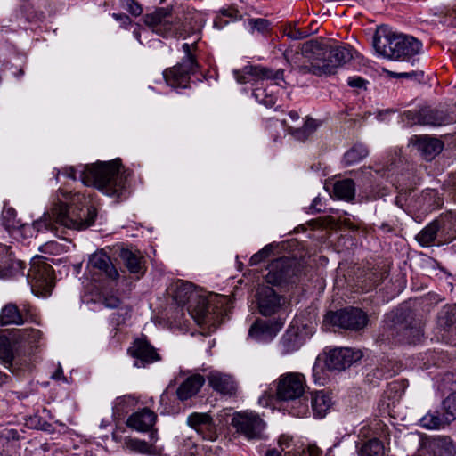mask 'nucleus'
<instances>
[{
  "mask_svg": "<svg viewBox=\"0 0 456 456\" xmlns=\"http://www.w3.org/2000/svg\"><path fill=\"white\" fill-rule=\"evenodd\" d=\"M353 59V49L346 45H330L324 41L309 40L301 46V53L291 56L293 68L302 75L318 77L332 75L338 68Z\"/></svg>",
  "mask_w": 456,
  "mask_h": 456,
  "instance_id": "obj_1",
  "label": "nucleus"
},
{
  "mask_svg": "<svg viewBox=\"0 0 456 456\" xmlns=\"http://www.w3.org/2000/svg\"><path fill=\"white\" fill-rule=\"evenodd\" d=\"M283 75H284V70L281 69H279L276 71H273L271 69V76L266 77L265 79H273V80L282 79Z\"/></svg>",
  "mask_w": 456,
  "mask_h": 456,
  "instance_id": "obj_60",
  "label": "nucleus"
},
{
  "mask_svg": "<svg viewBox=\"0 0 456 456\" xmlns=\"http://www.w3.org/2000/svg\"><path fill=\"white\" fill-rule=\"evenodd\" d=\"M305 376L299 372H288L280 376L276 385V395L280 401L291 403L290 414L305 417L309 412Z\"/></svg>",
  "mask_w": 456,
  "mask_h": 456,
  "instance_id": "obj_5",
  "label": "nucleus"
},
{
  "mask_svg": "<svg viewBox=\"0 0 456 456\" xmlns=\"http://www.w3.org/2000/svg\"><path fill=\"white\" fill-rule=\"evenodd\" d=\"M197 68L193 67L191 59H182V61L172 68L166 69L163 77L167 84L172 87L187 88L191 75L194 74Z\"/></svg>",
  "mask_w": 456,
  "mask_h": 456,
  "instance_id": "obj_14",
  "label": "nucleus"
},
{
  "mask_svg": "<svg viewBox=\"0 0 456 456\" xmlns=\"http://www.w3.org/2000/svg\"><path fill=\"white\" fill-rule=\"evenodd\" d=\"M123 7L132 15L137 17L142 14V8L135 0H124Z\"/></svg>",
  "mask_w": 456,
  "mask_h": 456,
  "instance_id": "obj_51",
  "label": "nucleus"
},
{
  "mask_svg": "<svg viewBox=\"0 0 456 456\" xmlns=\"http://www.w3.org/2000/svg\"><path fill=\"white\" fill-rule=\"evenodd\" d=\"M25 268V263L17 260L14 261L12 265L1 266L0 265V278H8L14 274L15 271L20 270L23 274V269Z\"/></svg>",
  "mask_w": 456,
  "mask_h": 456,
  "instance_id": "obj_46",
  "label": "nucleus"
},
{
  "mask_svg": "<svg viewBox=\"0 0 456 456\" xmlns=\"http://www.w3.org/2000/svg\"><path fill=\"white\" fill-rule=\"evenodd\" d=\"M333 192L338 199L351 201L354 199L355 184L352 179L338 181L334 184Z\"/></svg>",
  "mask_w": 456,
  "mask_h": 456,
  "instance_id": "obj_33",
  "label": "nucleus"
},
{
  "mask_svg": "<svg viewBox=\"0 0 456 456\" xmlns=\"http://www.w3.org/2000/svg\"><path fill=\"white\" fill-rule=\"evenodd\" d=\"M23 322L22 314L16 305L8 304L2 309L0 325L22 324Z\"/></svg>",
  "mask_w": 456,
  "mask_h": 456,
  "instance_id": "obj_34",
  "label": "nucleus"
},
{
  "mask_svg": "<svg viewBox=\"0 0 456 456\" xmlns=\"http://www.w3.org/2000/svg\"><path fill=\"white\" fill-rule=\"evenodd\" d=\"M312 334V328L308 324L292 322L279 341L281 354L287 355L299 350Z\"/></svg>",
  "mask_w": 456,
  "mask_h": 456,
  "instance_id": "obj_10",
  "label": "nucleus"
},
{
  "mask_svg": "<svg viewBox=\"0 0 456 456\" xmlns=\"http://www.w3.org/2000/svg\"><path fill=\"white\" fill-rule=\"evenodd\" d=\"M220 13L223 16L231 17V18H233V19H237V17L239 16V11L236 10V9H232V8L222 9V10H220Z\"/></svg>",
  "mask_w": 456,
  "mask_h": 456,
  "instance_id": "obj_59",
  "label": "nucleus"
},
{
  "mask_svg": "<svg viewBox=\"0 0 456 456\" xmlns=\"http://www.w3.org/2000/svg\"><path fill=\"white\" fill-rule=\"evenodd\" d=\"M243 72L248 74L251 80L265 79L266 77L271 76V69L261 66L247 65L243 67Z\"/></svg>",
  "mask_w": 456,
  "mask_h": 456,
  "instance_id": "obj_43",
  "label": "nucleus"
},
{
  "mask_svg": "<svg viewBox=\"0 0 456 456\" xmlns=\"http://www.w3.org/2000/svg\"><path fill=\"white\" fill-rule=\"evenodd\" d=\"M411 144L426 160H432L438 155L443 148L444 142L429 135H413L410 139Z\"/></svg>",
  "mask_w": 456,
  "mask_h": 456,
  "instance_id": "obj_21",
  "label": "nucleus"
},
{
  "mask_svg": "<svg viewBox=\"0 0 456 456\" xmlns=\"http://www.w3.org/2000/svg\"><path fill=\"white\" fill-rule=\"evenodd\" d=\"M362 352L349 347L330 350L324 358V363L329 370H343L361 360Z\"/></svg>",
  "mask_w": 456,
  "mask_h": 456,
  "instance_id": "obj_12",
  "label": "nucleus"
},
{
  "mask_svg": "<svg viewBox=\"0 0 456 456\" xmlns=\"http://www.w3.org/2000/svg\"><path fill=\"white\" fill-rule=\"evenodd\" d=\"M388 74L391 77L410 78V79H414L419 82H420L424 77V72L418 71V70H412V71H409V72H398V73L389 71Z\"/></svg>",
  "mask_w": 456,
  "mask_h": 456,
  "instance_id": "obj_49",
  "label": "nucleus"
},
{
  "mask_svg": "<svg viewBox=\"0 0 456 456\" xmlns=\"http://www.w3.org/2000/svg\"><path fill=\"white\" fill-rule=\"evenodd\" d=\"M265 281L272 285L295 283L301 274L300 263L295 258L281 257L268 265Z\"/></svg>",
  "mask_w": 456,
  "mask_h": 456,
  "instance_id": "obj_7",
  "label": "nucleus"
},
{
  "mask_svg": "<svg viewBox=\"0 0 456 456\" xmlns=\"http://www.w3.org/2000/svg\"><path fill=\"white\" fill-rule=\"evenodd\" d=\"M236 432L248 440L262 439L265 423L254 412H236L231 422Z\"/></svg>",
  "mask_w": 456,
  "mask_h": 456,
  "instance_id": "obj_11",
  "label": "nucleus"
},
{
  "mask_svg": "<svg viewBox=\"0 0 456 456\" xmlns=\"http://www.w3.org/2000/svg\"><path fill=\"white\" fill-rule=\"evenodd\" d=\"M102 304L107 308H118L122 301L116 296L106 295L102 297Z\"/></svg>",
  "mask_w": 456,
  "mask_h": 456,
  "instance_id": "obj_53",
  "label": "nucleus"
},
{
  "mask_svg": "<svg viewBox=\"0 0 456 456\" xmlns=\"http://www.w3.org/2000/svg\"><path fill=\"white\" fill-rule=\"evenodd\" d=\"M443 385L450 393H456V373H446L443 378Z\"/></svg>",
  "mask_w": 456,
  "mask_h": 456,
  "instance_id": "obj_52",
  "label": "nucleus"
},
{
  "mask_svg": "<svg viewBox=\"0 0 456 456\" xmlns=\"http://www.w3.org/2000/svg\"><path fill=\"white\" fill-rule=\"evenodd\" d=\"M270 21L265 19H249L248 26L250 27L252 32L256 30L259 33H266L270 30Z\"/></svg>",
  "mask_w": 456,
  "mask_h": 456,
  "instance_id": "obj_48",
  "label": "nucleus"
},
{
  "mask_svg": "<svg viewBox=\"0 0 456 456\" xmlns=\"http://www.w3.org/2000/svg\"><path fill=\"white\" fill-rule=\"evenodd\" d=\"M15 338L20 342L33 345L38 342L41 338V332L40 330L35 329L19 330L15 333Z\"/></svg>",
  "mask_w": 456,
  "mask_h": 456,
  "instance_id": "obj_40",
  "label": "nucleus"
},
{
  "mask_svg": "<svg viewBox=\"0 0 456 456\" xmlns=\"http://www.w3.org/2000/svg\"><path fill=\"white\" fill-rule=\"evenodd\" d=\"M205 378L200 374H192L183 380L176 389L180 401H186L194 396L205 384Z\"/></svg>",
  "mask_w": 456,
  "mask_h": 456,
  "instance_id": "obj_26",
  "label": "nucleus"
},
{
  "mask_svg": "<svg viewBox=\"0 0 456 456\" xmlns=\"http://www.w3.org/2000/svg\"><path fill=\"white\" fill-rule=\"evenodd\" d=\"M310 402L314 416L322 418L332 405L331 398L323 391L311 394Z\"/></svg>",
  "mask_w": 456,
  "mask_h": 456,
  "instance_id": "obj_29",
  "label": "nucleus"
},
{
  "mask_svg": "<svg viewBox=\"0 0 456 456\" xmlns=\"http://www.w3.org/2000/svg\"><path fill=\"white\" fill-rule=\"evenodd\" d=\"M41 256H36L30 262L27 278L36 293L50 294L54 286V275L52 265Z\"/></svg>",
  "mask_w": 456,
  "mask_h": 456,
  "instance_id": "obj_8",
  "label": "nucleus"
},
{
  "mask_svg": "<svg viewBox=\"0 0 456 456\" xmlns=\"http://www.w3.org/2000/svg\"><path fill=\"white\" fill-rule=\"evenodd\" d=\"M373 45L376 51L386 58L408 61L419 53L422 44L413 37L379 28L375 34Z\"/></svg>",
  "mask_w": 456,
  "mask_h": 456,
  "instance_id": "obj_4",
  "label": "nucleus"
},
{
  "mask_svg": "<svg viewBox=\"0 0 456 456\" xmlns=\"http://www.w3.org/2000/svg\"><path fill=\"white\" fill-rule=\"evenodd\" d=\"M256 300L259 313L264 316L275 314L284 303V299L269 286L258 289Z\"/></svg>",
  "mask_w": 456,
  "mask_h": 456,
  "instance_id": "obj_17",
  "label": "nucleus"
},
{
  "mask_svg": "<svg viewBox=\"0 0 456 456\" xmlns=\"http://www.w3.org/2000/svg\"><path fill=\"white\" fill-rule=\"evenodd\" d=\"M118 256L128 272L136 274L137 279L142 277L145 272L144 259L139 250H132L127 248H118Z\"/></svg>",
  "mask_w": 456,
  "mask_h": 456,
  "instance_id": "obj_23",
  "label": "nucleus"
},
{
  "mask_svg": "<svg viewBox=\"0 0 456 456\" xmlns=\"http://www.w3.org/2000/svg\"><path fill=\"white\" fill-rule=\"evenodd\" d=\"M125 446L126 449L142 454L151 455L153 453V446L143 440L136 438H126Z\"/></svg>",
  "mask_w": 456,
  "mask_h": 456,
  "instance_id": "obj_39",
  "label": "nucleus"
},
{
  "mask_svg": "<svg viewBox=\"0 0 456 456\" xmlns=\"http://www.w3.org/2000/svg\"><path fill=\"white\" fill-rule=\"evenodd\" d=\"M143 21L155 33L162 37H167L175 35L173 29L175 19L172 15L171 8H157L152 13L145 14Z\"/></svg>",
  "mask_w": 456,
  "mask_h": 456,
  "instance_id": "obj_13",
  "label": "nucleus"
},
{
  "mask_svg": "<svg viewBox=\"0 0 456 456\" xmlns=\"http://www.w3.org/2000/svg\"><path fill=\"white\" fill-rule=\"evenodd\" d=\"M199 292H197L193 284L187 281H179L176 283L174 291V299L179 305H189L194 299L198 298Z\"/></svg>",
  "mask_w": 456,
  "mask_h": 456,
  "instance_id": "obj_28",
  "label": "nucleus"
},
{
  "mask_svg": "<svg viewBox=\"0 0 456 456\" xmlns=\"http://www.w3.org/2000/svg\"><path fill=\"white\" fill-rule=\"evenodd\" d=\"M65 200H58L49 211L33 223V227L37 231H51L57 233L59 227L85 230L91 226L97 216V210L90 206L86 212L78 205H82L85 196L80 193L64 195Z\"/></svg>",
  "mask_w": 456,
  "mask_h": 456,
  "instance_id": "obj_2",
  "label": "nucleus"
},
{
  "mask_svg": "<svg viewBox=\"0 0 456 456\" xmlns=\"http://www.w3.org/2000/svg\"><path fill=\"white\" fill-rule=\"evenodd\" d=\"M404 116L413 124L424 126H444L452 121V118L443 110L425 107L418 112L406 111Z\"/></svg>",
  "mask_w": 456,
  "mask_h": 456,
  "instance_id": "obj_15",
  "label": "nucleus"
},
{
  "mask_svg": "<svg viewBox=\"0 0 456 456\" xmlns=\"http://www.w3.org/2000/svg\"><path fill=\"white\" fill-rule=\"evenodd\" d=\"M378 228L383 233L393 232L395 231V228L391 224H389L387 223H382L380 225L378 226Z\"/></svg>",
  "mask_w": 456,
  "mask_h": 456,
  "instance_id": "obj_62",
  "label": "nucleus"
},
{
  "mask_svg": "<svg viewBox=\"0 0 456 456\" xmlns=\"http://www.w3.org/2000/svg\"><path fill=\"white\" fill-rule=\"evenodd\" d=\"M322 450L315 444H309L306 449H304L300 453L294 454L293 456H322Z\"/></svg>",
  "mask_w": 456,
  "mask_h": 456,
  "instance_id": "obj_54",
  "label": "nucleus"
},
{
  "mask_svg": "<svg viewBox=\"0 0 456 456\" xmlns=\"http://www.w3.org/2000/svg\"><path fill=\"white\" fill-rule=\"evenodd\" d=\"M3 225L7 230L17 229L21 226L19 220L16 219V211L12 208H4L2 212Z\"/></svg>",
  "mask_w": 456,
  "mask_h": 456,
  "instance_id": "obj_42",
  "label": "nucleus"
},
{
  "mask_svg": "<svg viewBox=\"0 0 456 456\" xmlns=\"http://www.w3.org/2000/svg\"><path fill=\"white\" fill-rule=\"evenodd\" d=\"M0 360L6 368L13 371L12 368L16 359L9 338L2 334H0Z\"/></svg>",
  "mask_w": 456,
  "mask_h": 456,
  "instance_id": "obj_36",
  "label": "nucleus"
},
{
  "mask_svg": "<svg viewBox=\"0 0 456 456\" xmlns=\"http://www.w3.org/2000/svg\"><path fill=\"white\" fill-rule=\"evenodd\" d=\"M283 125L296 139L305 141L316 131L320 124L314 118H307L302 127L288 126L286 120H283Z\"/></svg>",
  "mask_w": 456,
  "mask_h": 456,
  "instance_id": "obj_30",
  "label": "nucleus"
},
{
  "mask_svg": "<svg viewBox=\"0 0 456 456\" xmlns=\"http://www.w3.org/2000/svg\"><path fill=\"white\" fill-rule=\"evenodd\" d=\"M80 179L85 185L94 186L103 193L119 198L126 187V179L119 170V160L97 162L86 165Z\"/></svg>",
  "mask_w": 456,
  "mask_h": 456,
  "instance_id": "obj_3",
  "label": "nucleus"
},
{
  "mask_svg": "<svg viewBox=\"0 0 456 456\" xmlns=\"http://www.w3.org/2000/svg\"><path fill=\"white\" fill-rule=\"evenodd\" d=\"M156 414L148 408L133 413L126 421V425L139 432H147L156 421Z\"/></svg>",
  "mask_w": 456,
  "mask_h": 456,
  "instance_id": "obj_25",
  "label": "nucleus"
},
{
  "mask_svg": "<svg viewBox=\"0 0 456 456\" xmlns=\"http://www.w3.org/2000/svg\"><path fill=\"white\" fill-rule=\"evenodd\" d=\"M284 324L281 318L263 320L256 319L250 326L248 336L259 342L273 340Z\"/></svg>",
  "mask_w": 456,
  "mask_h": 456,
  "instance_id": "obj_16",
  "label": "nucleus"
},
{
  "mask_svg": "<svg viewBox=\"0 0 456 456\" xmlns=\"http://www.w3.org/2000/svg\"><path fill=\"white\" fill-rule=\"evenodd\" d=\"M128 354L135 358L134 366L144 368L146 365L160 360L155 348L142 338L135 339L133 346L128 348Z\"/></svg>",
  "mask_w": 456,
  "mask_h": 456,
  "instance_id": "obj_20",
  "label": "nucleus"
},
{
  "mask_svg": "<svg viewBox=\"0 0 456 456\" xmlns=\"http://www.w3.org/2000/svg\"><path fill=\"white\" fill-rule=\"evenodd\" d=\"M216 306L212 300L208 299L206 297L199 294L198 298L190 303L187 310L191 316L199 324L214 323L216 314L215 309Z\"/></svg>",
  "mask_w": 456,
  "mask_h": 456,
  "instance_id": "obj_18",
  "label": "nucleus"
},
{
  "mask_svg": "<svg viewBox=\"0 0 456 456\" xmlns=\"http://www.w3.org/2000/svg\"><path fill=\"white\" fill-rule=\"evenodd\" d=\"M449 224H452V222L447 218L434 220L417 234L416 240L423 247L431 246L436 240L440 229H445Z\"/></svg>",
  "mask_w": 456,
  "mask_h": 456,
  "instance_id": "obj_27",
  "label": "nucleus"
},
{
  "mask_svg": "<svg viewBox=\"0 0 456 456\" xmlns=\"http://www.w3.org/2000/svg\"><path fill=\"white\" fill-rule=\"evenodd\" d=\"M313 33L310 29L297 28V23L288 25L284 29V34L292 40H299L307 37Z\"/></svg>",
  "mask_w": 456,
  "mask_h": 456,
  "instance_id": "obj_44",
  "label": "nucleus"
},
{
  "mask_svg": "<svg viewBox=\"0 0 456 456\" xmlns=\"http://www.w3.org/2000/svg\"><path fill=\"white\" fill-rule=\"evenodd\" d=\"M438 326L447 331L456 330V305H446L437 317Z\"/></svg>",
  "mask_w": 456,
  "mask_h": 456,
  "instance_id": "obj_31",
  "label": "nucleus"
},
{
  "mask_svg": "<svg viewBox=\"0 0 456 456\" xmlns=\"http://www.w3.org/2000/svg\"><path fill=\"white\" fill-rule=\"evenodd\" d=\"M364 85H365V80L359 77L349 78V80H348V86L351 87L362 88L364 86Z\"/></svg>",
  "mask_w": 456,
  "mask_h": 456,
  "instance_id": "obj_58",
  "label": "nucleus"
},
{
  "mask_svg": "<svg viewBox=\"0 0 456 456\" xmlns=\"http://www.w3.org/2000/svg\"><path fill=\"white\" fill-rule=\"evenodd\" d=\"M9 377L5 373L0 370V387L5 384L8 380Z\"/></svg>",
  "mask_w": 456,
  "mask_h": 456,
  "instance_id": "obj_64",
  "label": "nucleus"
},
{
  "mask_svg": "<svg viewBox=\"0 0 456 456\" xmlns=\"http://www.w3.org/2000/svg\"><path fill=\"white\" fill-rule=\"evenodd\" d=\"M387 318L391 322L389 327L407 343L414 344L422 337L421 323L414 318V313L411 308L407 306L397 308L391 312Z\"/></svg>",
  "mask_w": 456,
  "mask_h": 456,
  "instance_id": "obj_6",
  "label": "nucleus"
},
{
  "mask_svg": "<svg viewBox=\"0 0 456 456\" xmlns=\"http://www.w3.org/2000/svg\"><path fill=\"white\" fill-rule=\"evenodd\" d=\"M321 203V199L319 197H316L312 205L310 206L309 209L311 211V213H320L322 212V210L321 209V208L319 207V204Z\"/></svg>",
  "mask_w": 456,
  "mask_h": 456,
  "instance_id": "obj_61",
  "label": "nucleus"
},
{
  "mask_svg": "<svg viewBox=\"0 0 456 456\" xmlns=\"http://www.w3.org/2000/svg\"><path fill=\"white\" fill-rule=\"evenodd\" d=\"M112 17L116 20H118L121 24V26L125 28H127L128 26H130L132 24V20L130 19V17L125 13H113L112 14Z\"/></svg>",
  "mask_w": 456,
  "mask_h": 456,
  "instance_id": "obj_55",
  "label": "nucleus"
},
{
  "mask_svg": "<svg viewBox=\"0 0 456 456\" xmlns=\"http://www.w3.org/2000/svg\"><path fill=\"white\" fill-rule=\"evenodd\" d=\"M450 422L449 418L445 414L442 415L437 411H430L419 419L420 425L427 429H438Z\"/></svg>",
  "mask_w": 456,
  "mask_h": 456,
  "instance_id": "obj_35",
  "label": "nucleus"
},
{
  "mask_svg": "<svg viewBox=\"0 0 456 456\" xmlns=\"http://www.w3.org/2000/svg\"><path fill=\"white\" fill-rule=\"evenodd\" d=\"M273 249V244L266 245L250 257L249 265L253 266L260 264L262 261L265 260L268 256H271Z\"/></svg>",
  "mask_w": 456,
  "mask_h": 456,
  "instance_id": "obj_47",
  "label": "nucleus"
},
{
  "mask_svg": "<svg viewBox=\"0 0 456 456\" xmlns=\"http://www.w3.org/2000/svg\"><path fill=\"white\" fill-rule=\"evenodd\" d=\"M234 76L239 84H247L251 82V78L248 74L243 72V69L240 70H234Z\"/></svg>",
  "mask_w": 456,
  "mask_h": 456,
  "instance_id": "obj_56",
  "label": "nucleus"
},
{
  "mask_svg": "<svg viewBox=\"0 0 456 456\" xmlns=\"http://www.w3.org/2000/svg\"><path fill=\"white\" fill-rule=\"evenodd\" d=\"M183 52L185 53V57L183 59H191L193 62V67L198 68V63L194 55H192L191 52V45L187 43L183 44L182 46Z\"/></svg>",
  "mask_w": 456,
  "mask_h": 456,
  "instance_id": "obj_57",
  "label": "nucleus"
},
{
  "mask_svg": "<svg viewBox=\"0 0 456 456\" xmlns=\"http://www.w3.org/2000/svg\"><path fill=\"white\" fill-rule=\"evenodd\" d=\"M265 456H281V454L276 449H270L265 452Z\"/></svg>",
  "mask_w": 456,
  "mask_h": 456,
  "instance_id": "obj_63",
  "label": "nucleus"
},
{
  "mask_svg": "<svg viewBox=\"0 0 456 456\" xmlns=\"http://www.w3.org/2000/svg\"><path fill=\"white\" fill-rule=\"evenodd\" d=\"M208 380L209 386L220 394L234 395L237 392V383L231 375L212 371L208 376Z\"/></svg>",
  "mask_w": 456,
  "mask_h": 456,
  "instance_id": "obj_24",
  "label": "nucleus"
},
{
  "mask_svg": "<svg viewBox=\"0 0 456 456\" xmlns=\"http://www.w3.org/2000/svg\"><path fill=\"white\" fill-rule=\"evenodd\" d=\"M395 364L393 363L391 361L387 360V361H385L383 360L379 366H378L375 370H374V376L379 379H388V378H391L393 377L394 375L396 374L398 369H395Z\"/></svg>",
  "mask_w": 456,
  "mask_h": 456,
  "instance_id": "obj_41",
  "label": "nucleus"
},
{
  "mask_svg": "<svg viewBox=\"0 0 456 456\" xmlns=\"http://www.w3.org/2000/svg\"><path fill=\"white\" fill-rule=\"evenodd\" d=\"M368 315L357 307H346L337 312H328L324 322L344 330L359 331L368 324Z\"/></svg>",
  "mask_w": 456,
  "mask_h": 456,
  "instance_id": "obj_9",
  "label": "nucleus"
},
{
  "mask_svg": "<svg viewBox=\"0 0 456 456\" xmlns=\"http://www.w3.org/2000/svg\"><path fill=\"white\" fill-rule=\"evenodd\" d=\"M360 456H385V447L380 440L370 439L362 446Z\"/></svg>",
  "mask_w": 456,
  "mask_h": 456,
  "instance_id": "obj_38",
  "label": "nucleus"
},
{
  "mask_svg": "<svg viewBox=\"0 0 456 456\" xmlns=\"http://www.w3.org/2000/svg\"><path fill=\"white\" fill-rule=\"evenodd\" d=\"M431 446L437 456H455L456 446L449 436H438L431 442Z\"/></svg>",
  "mask_w": 456,
  "mask_h": 456,
  "instance_id": "obj_32",
  "label": "nucleus"
},
{
  "mask_svg": "<svg viewBox=\"0 0 456 456\" xmlns=\"http://www.w3.org/2000/svg\"><path fill=\"white\" fill-rule=\"evenodd\" d=\"M368 153V149L363 144L355 143L344 154V164L352 166L367 157Z\"/></svg>",
  "mask_w": 456,
  "mask_h": 456,
  "instance_id": "obj_37",
  "label": "nucleus"
},
{
  "mask_svg": "<svg viewBox=\"0 0 456 456\" xmlns=\"http://www.w3.org/2000/svg\"><path fill=\"white\" fill-rule=\"evenodd\" d=\"M88 265L94 274L102 275L110 281H114L119 278L118 269L103 249L90 256Z\"/></svg>",
  "mask_w": 456,
  "mask_h": 456,
  "instance_id": "obj_19",
  "label": "nucleus"
},
{
  "mask_svg": "<svg viewBox=\"0 0 456 456\" xmlns=\"http://www.w3.org/2000/svg\"><path fill=\"white\" fill-rule=\"evenodd\" d=\"M187 423L200 434L204 439L215 441L217 438L216 425L209 414L193 412L188 416Z\"/></svg>",
  "mask_w": 456,
  "mask_h": 456,
  "instance_id": "obj_22",
  "label": "nucleus"
},
{
  "mask_svg": "<svg viewBox=\"0 0 456 456\" xmlns=\"http://www.w3.org/2000/svg\"><path fill=\"white\" fill-rule=\"evenodd\" d=\"M252 94L257 101L267 108H271L275 104V99L273 96L265 95L264 91H261L258 88L255 89Z\"/></svg>",
  "mask_w": 456,
  "mask_h": 456,
  "instance_id": "obj_50",
  "label": "nucleus"
},
{
  "mask_svg": "<svg viewBox=\"0 0 456 456\" xmlns=\"http://www.w3.org/2000/svg\"><path fill=\"white\" fill-rule=\"evenodd\" d=\"M443 407L445 411L446 417L450 421L456 419V393H450L449 395L443 401Z\"/></svg>",
  "mask_w": 456,
  "mask_h": 456,
  "instance_id": "obj_45",
  "label": "nucleus"
}]
</instances>
